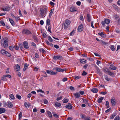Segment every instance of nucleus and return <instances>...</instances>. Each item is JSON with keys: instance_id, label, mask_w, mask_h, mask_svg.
Here are the masks:
<instances>
[{"instance_id": "f257e3e1", "label": "nucleus", "mask_w": 120, "mask_h": 120, "mask_svg": "<svg viewBox=\"0 0 120 120\" xmlns=\"http://www.w3.org/2000/svg\"><path fill=\"white\" fill-rule=\"evenodd\" d=\"M8 40L6 38H4V39H2L0 41L1 44L2 45H3L4 47L5 48L8 47Z\"/></svg>"}, {"instance_id": "f03ea898", "label": "nucleus", "mask_w": 120, "mask_h": 120, "mask_svg": "<svg viewBox=\"0 0 120 120\" xmlns=\"http://www.w3.org/2000/svg\"><path fill=\"white\" fill-rule=\"evenodd\" d=\"M47 12V9L45 8L43 10L40 9V13L41 15V17L43 18L45 17V15Z\"/></svg>"}, {"instance_id": "7ed1b4c3", "label": "nucleus", "mask_w": 120, "mask_h": 120, "mask_svg": "<svg viewBox=\"0 0 120 120\" xmlns=\"http://www.w3.org/2000/svg\"><path fill=\"white\" fill-rule=\"evenodd\" d=\"M110 20L108 19H105L104 21H102L101 22V24L103 27H105V24H109L110 23Z\"/></svg>"}, {"instance_id": "20e7f679", "label": "nucleus", "mask_w": 120, "mask_h": 120, "mask_svg": "<svg viewBox=\"0 0 120 120\" xmlns=\"http://www.w3.org/2000/svg\"><path fill=\"white\" fill-rule=\"evenodd\" d=\"M46 73L48 74H50L51 75H56L57 73L55 71H51L47 70L46 71Z\"/></svg>"}, {"instance_id": "39448f33", "label": "nucleus", "mask_w": 120, "mask_h": 120, "mask_svg": "<svg viewBox=\"0 0 120 120\" xmlns=\"http://www.w3.org/2000/svg\"><path fill=\"white\" fill-rule=\"evenodd\" d=\"M22 33L23 34H25L26 35H28L31 34V32L29 30L26 29H24L22 31Z\"/></svg>"}, {"instance_id": "423d86ee", "label": "nucleus", "mask_w": 120, "mask_h": 120, "mask_svg": "<svg viewBox=\"0 0 120 120\" xmlns=\"http://www.w3.org/2000/svg\"><path fill=\"white\" fill-rule=\"evenodd\" d=\"M83 29V26L82 24L80 25L78 27V30L80 32L82 31Z\"/></svg>"}, {"instance_id": "0eeeda50", "label": "nucleus", "mask_w": 120, "mask_h": 120, "mask_svg": "<svg viewBox=\"0 0 120 120\" xmlns=\"http://www.w3.org/2000/svg\"><path fill=\"white\" fill-rule=\"evenodd\" d=\"M13 105L12 102L10 101L8 102L7 106L9 108H11L13 107Z\"/></svg>"}, {"instance_id": "6e6552de", "label": "nucleus", "mask_w": 120, "mask_h": 120, "mask_svg": "<svg viewBox=\"0 0 120 120\" xmlns=\"http://www.w3.org/2000/svg\"><path fill=\"white\" fill-rule=\"evenodd\" d=\"M70 10L71 12H73L77 11L76 8L74 6L71 7L70 8Z\"/></svg>"}, {"instance_id": "1a4fd4ad", "label": "nucleus", "mask_w": 120, "mask_h": 120, "mask_svg": "<svg viewBox=\"0 0 120 120\" xmlns=\"http://www.w3.org/2000/svg\"><path fill=\"white\" fill-rule=\"evenodd\" d=\"M53 58L55 60L57 59L60 60L62 58V57L61 56H55Z\"/></svg>"}, {"instance_id": "9d476101", "label": "nucleus", "mask_w": 120, "mask_h": 120, "mask_svg": "<svg viewBox=\"0 0 120 120\" xmlns=\"http://www.w3.org/2000/svg\"><path fill=\"white\" fill-rule=\"evenodd\" d=\"M23 44L24 48L26 49H28L29 48V47L28 45V43L26 41H25L24 42Z\"/></svg>"}, {"instance_id": "9b49d317", "label": "nucleus", "mask_w": 120, "mask_h": 120, "mask_svg": "<svg viewBox=\"0 0 120 120\" xmlns=\"http://www.w3.org/2000/svg\"><path fill=\"white\" fill-rule=\"evenodd\" d=\"M73 94L75 98H79L80 97V94L78 93H74Z\"/></svg>"}, {"instance_id": "f8f14e48", "label": "nucleus", "mask_w": 120, "mask_h": 120, "mask_svg": "<svg viewBox=\"0 0 120 120\" xmlns=\"http://www.w3.org/2000/svg\"><path fill=\"white\" fill-rule=\"evenodd\" d=\"M111 102L113 106H114L116 103L115 100L114 98H112L111 99Z\"/></svg>"}, {"instance_id": "ddd939ff", "label": "nucleus", "mask_w": 120, "mask_h": 120, "mask_svg": "<svg viewBox=\"0 0 120 120\" xmlns=\"http://www.w3.org/2000/svg\"><path fill=\"white\" fill-rule=\"evenodd\" d=\"M65 107L66 108H68L70 109H71L72 108V106L71 104L70 103H69L68 104L66 105Z\"/></svg>"}, {"instance_id": "4468645a", "label": "nucleus", "mask_w": 120, "mask_h": 120, "mask_svg": "<svg viewBox=\"0 0 120 120\" xmlns=\"http://www.w3.org/2000/svg\"><path fill=\"white\" fill-rule=\"evenodd\" d=\"M6 111L5 108H0V114L4 113Z\"/></svg>"}, {"instance_id": "2eb2a0df", "label": "nucleus", "mask_w": 120, "mask_h": 120, "mask_svg": "<svg viewBox=\"0 0 120 120\" xmlns=\"http://www.w3.org/2000/svg\"><path fill=\"white\" fill-rule=\"evenodd\" d=\"M10 10V8L9 7H6L4 8H3L2 10L4 11H9Z\"/></svg>"}, {"instance_id": "dca6fc26", "label": "nucleus", "mask_w": 120, "mask_h": 120, "mask_svg": "<svg viewBox=\"0 0 120 120\" xmlns=\"http://www.w3.org/2000/svg\"><path fill=\"white\" fill-rule=\"evenodd\" d=\"M91 91L93 93H96L98 92V90L97 88H93L91 90Z\"/></svg>"}, {"instance_id": "f3484780", "label": "nucleus", "mask_w": 120, "mask_h": 120, "mask_svg": "<svg viewBox=\"0 0 120 120\" xmlns=\"http://www.w3.org/2000/svg\"><path fill=\"white\" fill-rule=\"evenodd\" d=\"M9 98L10 100H13L15 99L14 96L12 94H11L9 95Z\"/></svg>"}, {"instance_id": "a211bd4d", "label": "nucleus", "mask_w": 120, "mask_h": 120, "mask_svg": "<svg viewBox=\"0 0 120 120\" xmlns=\"http://www.w3.org/2000/svg\"><path fill=\"white\" fill-rule=\"evenodd\" d=\"M20 69V67L18 64H17L15 65V69L16 71H19Z\"/></svg>"}, {"instance_id": "6ab92c4d", "label": "nucleus", "mask_w": 120, "mask_h": 120, "mask_svg": "<svg viewBox=\"0 0 120 120\" xmlns=\"http://www.w3.org/2000/svg\"><path fill=\"white\" fill-rule=\"evenodd\" d=\"M28 67L27 64L26 63H25L24 64L23 70L24 71H25L28 68Z\"/></svg>"}, {"instance_id": "aec40b11", "label": "nucleus", "mask_w": 120, "mask_h": 120, "mask_svg": "<svg viewBox=\"0 0 120 120\" xmlns=\"http://www.w3.org/2000/svg\"><path fill=\"white\" fill-rule=\"evenodd\" d=\"M116 113H113L110 116V119H113L116 116Z\"/></svg>"}, {"instance_id": "412c9836", "label": "nucleus", "mask_w": 120, "mask_h": 120, "mask_svg": "<svg viewBox=\"0 0 120 120\" xmlns=\"http://www.w3.org/2000/svg\"><path fill=\"white\" fill-rule=\"evenodd\" d=\"M9 20L10 23L12 26L15 25V23L13 20L11 19H9Z\"/></svg>"}, {"instance_id": "4be33fe9", "label": "nucleus", "mask_w": 120, "mask_h": 120, "mask_svg": "<svg viewBox=\"0 0 120 120\" xmlns=\"http://www.w3.org/2000/svg\"><path fill=\"white\" fill-rule=\"evenodd\" d=\"M104 98L102 97H101V98H99L98 101V103H101L102 101V100Z\"/></svg>"}, {"instance_id": "5701e85b", "label": "nucleus", "mask_w": 120, "mask_h": 120, "mask_svg": "<svg viewBox=\"0 0 120 120\" xmlns=\"http://www.w3.org/2000/svg\"><path fill=\"white\" fill-rule=\"evenodd\" d=\"M61 105V104L58 102H56L55 104V106L56 107H59Z\"/></svg>"}, {"instance_id": "b1692460", "label": "nucleus", "mask_w": 120, "mask_h": 120, "mask_svg": "<svg viewBox=\"0 0 120 120\" xmlns=\"http://www.w3.org/2000/svg\"><path fill=\"white\" fill-rule=\"evenodd\" d=\"M54 11V9H52L51 10L50 12L49 13V18H50L52 16V15L53 13V12Z\"/></svg>"}, {"instance_id": "393cba45", "label": "nucleus", "mask_w": 120, "mask_h": 120, "mask_svg": "<svg viewBox=\"0 0 120 120\" xmlns=\"http://www.w3.org/2000/svg\"><path fill=\"white\" fill-rule=\"evenodd\" d=\"M40 51L41 52H42L43 53L45 54V53L46 51L44 49L42 48H41L39 49Z\"/></svg>"}, {"instance_id": "a878e982", "label": "nucleus", "mask_w": 120, "mask_h": 120, "mask_svg": "<svg viewBox=\"0 0 120 120\" xmlns=\"http://www.w3.org/2000/svg\"><path fill=\"white\" fill-rule=\"evenodd\" d=\"M109 68L111 70H115L117 68L115 66L110 67H109Z\"/></svg>"}, {"instance_id": "bb28decb", "label": "nucleus", "mask_w": 120, "mask_h": 120, "mask_svg": "<svg viewBox=\"0 0 120 120\" xmlns=\"http://www.w3.org/2000/svg\"><path fill=\"white\" fill-rule=\"evenodd\" d=\"M80 60L81 63L84 64L86 63V61L84 59H81Z\"/></svg>"}, {"instance_id": "cd10ccee", "label": "nucleus", "mask_w": 120, "mask_h": 120, "mask_svg": "<svg viewBox=\"0 0 120 120\" xmlns=\"http://www.w3.org/2000/svg\"><path fill=\"white\" fill-rule=\"evenodd\" d=\"M98 34L100 35L103 38L105 37V35L103 32H101L100 33H99Z\"/></svg>"}, {"instance_id": "c85d7f7f", "label": "nucleus", "mask_w": 120, "mask_h": 120, "mask_svg": "<svg viewBox=\"0 0 120 120\" xmlns=\"http://www.w3.org/2000/svg\"><path fill=\"white\" fill-rule=\"evenodd\" d=\"M115 19L117 20L118 22H120V20L119 19V16L118 15H115Z\"/></svg>"}, {"instance_id": "c756f323", "label": "nucleus", "mask_w": 120, "mask_h": 120, "mask_svg": "<svg viewBox=\"0 0 120 120\" xmlns=\"http://www.w3.org/2000/svg\"><path fill=\"white\" fill-rule=\"evenodd\" d=\"M61 69L60 68H59L57 67L56 68V71L60 72L61 71Z\"/></svg>"}, {"instance_id": "7c9ffc66", "label": "nucleus", "mask_w": 120, "mask_h": 120, "mask_svg": "<svg viewBox=\"0 0 120 120\" xmlns=\"http://www.w3.org/2000/svg\"><path fill=\"white\" fill-rule=\"evenodd\" d=\"M108 74L111 76H113L114 75V74L112 72L110 71L109 72Z\"/></svg>"}, {"instance_id": "2f4dec72", "label": "nucleus", "mask_w": 120, "mask_h": 120, "mask_svg": "<svg viewBox=\"0 0 120 120\" xmlns=\"http://www.w3.org/2000/svg\"><path fill=\"white\" fill-rule=\"evenodd\" d=\"M47 114L51 118L52 117V113L51 112L48 111H47Z\"/></svg>"}, {"instance_id": "473e14b6", "label": "nucleus", "mask_w": 120, "mask_h": 120, "mask_svg": "<svg viewBox=\"0 0 120 120\" xmlns=\"http://www.w3.org/2000/svg\"><path fill=\"white\" fill-rule=\"evenodd\" d=\"M96 71L97 73L98 74L100 73V69L96 66Z\"/></svg>"}, {"instance_id": "72a5a7b5", "label": "nucleus", "mask_w": 120, "mask_h": 120, "mask_svg": "<svg viewBox=\"0 0 120 120\" xmlns=\"http://www.w3.org/2000/svg\"><path fill=\"white\" fill-rule=\"evenodd\" d=\"M71 23L70 21L68 20H65V23L69 25Z\"/></svg>"}, {"instance_id": "f704fd0d", "label": "nucleus", "mask_w": 120, "mask_h": 120, "mask_svg": "<svg viewBox=\"0 0 120 120\" xmlns=\"http://www.w3.org/2000/svg\"><path fill=\"white\" fill-rule=\"evenodd\" d=\"M6 52L7 51L4 49H2L1 51V53L3 55H5Z\"/></svg>"}, {"instance_id": "c9c22d12", "label": "nucleus", "mask_w": 120, "mask_h": 120, "mask_svg": "<svg viewBox=\"0 0 120 120\" xmlns=\"http://www.w3.org/2000/svg\"><path fill=\"white\" fill-rule=\"evenodd\" d=\"M22 115V113L21 112H20L19 115V120H20L21 118Z\"/></svg>"}, {"instance_id": "e433bc0d", "label": "nucleus", "mask_w": 120, "mask_h": 120, "mask_svg": "<svg viewBox=\"0 0 120 120\" xmlns=\"http://www.w3.org/2000/svg\"><path fill=\"white\" fill-rule=\"evenodd\" d=\"M62 101L64 103H66L68 101V99H65V98H64L63 99Z\"/></svg>"}, {"instance_id": "4c0bfd02", "label": "nucleus", "mask_w": 120, "mask_h": 120, "mask_svg": "<svg viewBox=\"0 0 120 120\" xmlns=\"http://www.w3.org/2000/svg\"><path fill=\"white\" fill-rule=\"evenodd\" d=\"M82 100L83 101V102L85 104H86L88 103V101L86 99L84 98L82 99Z\"/></svg>"}, {"instance_id": "58836bf2", "label": "nucleus", "mask_w": 120, "mask_h": 120, "mask_svg": "<svg viewBox=\"0 0 120 120\" xmlns=\"http://www.w3.org/2000/svg\"><path fill=\"white\" fill-rule=\"evenodd\" d=\"M87 21L89 22L91 20L90 16L88 14L87 15Z\"/></svg>"}, {"instance_id": "ea45409f", "label": "nucleus", "mask_w": 120, "mask_h": 120, "mask_svg": "<svg viewBox=\"0 0 120 120\" xmlns=\"http://www.w3.org/2000/svg\"><path fill=\"white\" fill-rule=\"evenodd\" d=\"M69 25L65 23L64 24V29H67Z\"/></svg>"}, {"instance_id": "a19ab883", "label": "nucleus", "mask_w": 120, "mask_h": 120, "mask_svg": "<svg viewBox=\"0 0 120 120\" xmlns=\"http://www.w3.org/2000/svg\"><path fill=\"white\" fill-rule=\"evenodd\" d=\"M104 72L105 73H106L107 72L109 73V69L107 68H104Z\"/></svg>"}, {"instance_id": "79ce46f5", "label": "nucleus", "mask_w": 120, "mask_h": 120, "mask_svg": "<svg viewBox=\"0 0 120 120\" xmlns=\"http://www.w3.org/2000/svg\"><path fill=\"white\" fill-rule=\"evenodd\" d=\"M106 106V107L107 108H109V102L108 101H106V104H105Z\"/></svg>"}, {"instance_id": "37998d69", "label": "nucleus", "mask_w": 120, "mask_h": 120, "mask_svg": "<svg viewBox=\"0 0 120 120\" xmlns=\"http://www.w3.org/2000/svg\"><path fill=\"white\" fill-rule=\"evenodd\" d=\"M105 79L107 81H109L110 80V79H109L107 75H105Z\"/></svg>"}, {"instance_id": "c03bdc74", "label": "nucleus", "mask_w": 120, "mask_h": 120, "mask_svg": "<svg viewBox=\"0 0 120 120\" xmlns=\"http://www.w3.org/2000/svg\"><path fill=\"white\" fill-rule=\"evenodd\" d=\"M114 120H120V118L119 116H117L115 118Z\"/></svg>"}, {"instance_id": "a18cd8bd", "label": "nucleus", "mask_w": 120, "mask_h": 120, "mask_svg": "<svg viewBox=\"0 0 120 120\" xmlns=\"http://www.w3.org/2000/svg\"><path fill=\"white\" fill-rule=\"evenodd\" d=\"M48 40L50 42H52L53 41L52 39L50 36H49L48 38Z\"/></svg>"}, {"instance_id": "49530a36", "label": "nucleus", "mask_w": 120, "mask_h": 120, "mask_svg": "<svg viewBox=\"0 0 120 120\" xmlns=\"http://www.w3.org/2000/svg\"><path fill=\"white\" fill-rule=\"evenodd\" d=\"M1 80L3 81H6L7 80L6 78L4 76V75L3 76V77L1 78Z\"/></svg>"}, {"instance_id": "de8ad7c7", "label": "nucleus", "mask_w": 120, "mask_h": 120, "mask_svg": "<svg viewBox=\"0 0 120 120\" xmlns=\"http://www.w3.org/2000/svg\"><path fill=\"white\" fill-rule=\"evenodd\" d=\"M52 114L56 118L58 117V116L56 114L55 112H53Z\"/></svg>"}, {"instance_id": "09e8293b", "label": "nucleus", "mask_w": 120, "mask_h": 120, "mask_svg": "<svg viewBox=\"0 0 120 120\" xmlns=\"http://www.w3.org/2000/svg\"><path fill=\"white\" fill-rule=\"evenodd\" d=\"M46 23L47 25L49 26L50 25V20L49 19H47L46 20Z\"/></svg>"}, {"instance_id": "8fccbe9b", "label": "nucleus", "mask_w": 120, "mask_h": 120, "mask_svg": "<svg viewBox=\"0 0 120 120\" xmlns=\"http://www.w3.org/2000/svg\"><path fill=\"white\" fill-rule=\"evenodd\" d=\"M101 43L103 45H107L108 43L107 42H105L103 41H101Z\"/></svg>"}, {"instance_id": "3c124183", "label": "nucleus", "mask_w": 120, "mask_h": 120, "mask_svg": "<svg viewBox=\"0 0 120 120\" xmlns=\"http://www.w3.org/2000/svg\"><path fill=\"white\" fill-rule=\"evenodd\" d=\"M8 105V102L6 103L5 102H3V106L4 107H6Z\"/></svg>"}, {"instance_id": "603ef678", "label": "nucleus", "mask_w": 120, "mask_h": 120, "mask_svg": "<svg viewBox=\"0 0 120 120\" xmlns=\"http://www.w3.org/2000/svg\"><path fill=\"white\" fill-rule=\"evenodd\" d=\"M14 48V47L13 46H10L9 47V48L10 49L11 51H13V49Z\"/></svg>"}, {"instance_id": "864d4df0", "label": "nucleus", "mask_w": 120, "mask_h": 120, "mask_svg": "<svg viewBox=\"0 0 120 120\" xmlns=\"http://www.w3.org/2000/svg\"><path fill=\"white\" fill-rule=\"evenodd\" d=\"M75 30H73L70 33V35L71 36L73 35L75 33Z\"/></svg>"}, {"instance_id": "5fc2aeb1", "label": "nucleus", "mask_w": 120, "mask_h": 120, "mask_svg": "<svg viewBox=\"0 0 120 120\" xmlns=\"http://www.w3.org/2000/svg\"><path fill=\"white\" fill-rule=\"evenodd\" d=\"M16 97L19 100L21 98L20 96L18 94H17L16 95Z\"/></svg>"}, {"instance_id": "6e6d98bb", "label": "nucleus", "mask_w": 120, "mask_h": 120, "mask_svg": "<svg viewBox=\"0 0 120 120\" xmlns=\"http://www.w3.org/2000/svg\"><path fill=\"white\" fill-rule=\"evenodd\" d=\"M0 23L3 26H5V24L3 22V21H0Z\"/></svg>"}, {"instance_id": "4d7b16f0", "label": "nucleus", "mask_w": 120, "mask_h": 120, "mask_svg": "<svg viewBox=\"0 0 120 120\" xmlns=\"http://www.w3.org/2000/svg\"><path fill=\"white\" fill-rule=\"evenodd\" d=\"M4 76L5 77H8L9 78H11V76L9 75H4Z\"/></svg>"}, {"instance_id": "13d9d810", "label": "nucleus", "mask_w": 120, "mask_h": 120, "mask_svg": "<svg viewBox=\"0 0 120 120\" xmlns=\"http://www.w3.org/2000/svg\"><path fill=\"white\" fill-rule=\"evenodd\" d=\"M19 18V16H17L16 17H15V19L17 21H18V20L20 19Z\"/></svg>"}, {"instance_id": "bf43d9fd", "label": "nucleus", "mask_w": 120, "mask_h": 120, "mask_svg": "<svg viewBox=\"0 0 120 120\" xmlns=\"http://www.w3.org/2000/svg\"><path fill=\"white\" fill-rule=\"evenodd\" d=\"M110 49L112 51H114L115 49L113 45H112L110 46Z\"/></svg>"}, {"instance_id": "052dcab7", "label": "nucleus", "mask_w": 120, "mask_h": 120, "mask_svg": "<svg viewBox=\"0 0 120 120\" xmlns=\"http://www.w3.org/2000/svg\"><path fill=\"white\" fill-rule=\"evenodd\" d=\"M87 74V73L85 71H83V72L82 74V75L83 76H85Z\"/></svg>"}, {"instance_id": "680f3d73", "label": "nucleus", "mask_w": 120, "mask_h": 120, "mask_svg": "<svg viewBox=\"0 0 120 120\" xmlns=\"http://www.w3.org/2000/svg\"><path fill=\"white\" fill-rule=\"evenodd\" d=\"M69 89L71 90L74 91L75 90L73 87L72 86H70L69 87Z\"/></svg>"}, {"instance_id": "e2e57ef3", "label": "nucleus", "mask_w": 120, "mask_h": 120, "mask_svg": "<svg viewBox=\"0 0 120 120\" xmlns=\"http://www.w3.org/2000/svg\"><path fill=\"white\" fill-rule=\"evenodd\" d=\"M40 112L42 113H44L45 112V110L43 109H40Z\"/></svg>"}, {"instance_id": "0e129e2a", "label": "nucleus", "mask_w": 120, "mask_h": 120, "mask_svg": "<svg viewBox=\"0 0 120 120\" xmlns=\"http://www.w3.org/2000/svg\"><path fill=\"white\" fill-rule=\"evenodd\" d=\"M5 55H6V56L9 57L10 56H11L10 54L7 52H6Z\"/></svg>"}, {"instance_id": "69168bd1", "label": "nucleus", "mask_w": 120, "mask_h": 120, "mask_svg": "<svg viewBox=\"0 0 120 120\" xmlns=\"http://www.w3.org/2000/svg\"><path fill=\"white\" fill-rule=\"evenodd\" d=\"M51 27L50 26H49L48 28V31H49L50 33H51Z\"/></svg>"}, {"instance_id": "338daca9", "label": "nucleus", "mask_w": 120, "mask_h": 120, "mask_svg": "<svg viewBox=\"0 0 120 120\" xmlns=\"http://www.w3.org/2000/svg\"><path fill=\"white\" fill-rule=\"evenodd\" d=\"M37 92H40L41 93H44V91H42L41 90H37Z\"/></svg>"}, {"instance_id": "774afa93", "label": "nucleus", "mask_w": 120, "mask_h": 120, "mask_svg": "<svg viewBox=\"0 0 120 120\" xmlns=\"http://www.w3.org/2000/svg\"><path fill=\"white\" fill-rule=\"evenodd\" d=\"M35 57L37 58H38L39 57V55L38 53H37L35 54Z\"/></svg>"}]
</instances>
